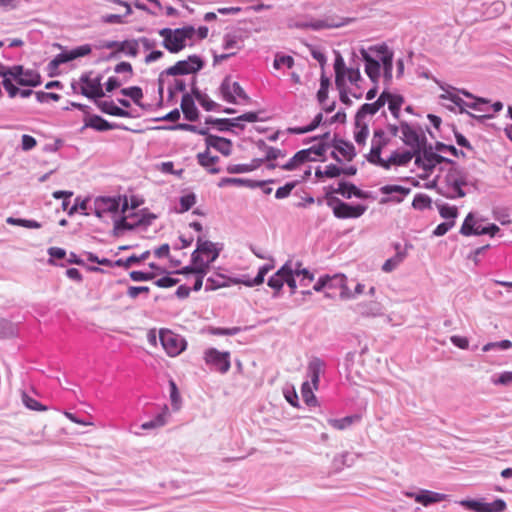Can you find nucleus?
Instances as JSON below:
<instances>
[{
  "label": "nucleus",
  "instance_id": "f257e3e1",
  "mask_svg": "<svg viewBox=\"0 0 512 512\" xmlns=\"http://www.w3.org/2000/svg\"><path fill=\"white\" fill-rule=\"evenodd\" d=\"M121 207V216H114V230L125 231L133 230L143 223V219L136 213L128 212V201L125 197L121 204V198L118 197H98L95 199V214L103 217L105 213L117 214Z\"/></svg>",
  "mask_w": 512,
  "mask_h": 512
},
{
  "label": "nucleus",
  "instance_id": "f03ea898",
  "mask_svg": "<svg viewBox=\"0 0 512 512\" xmlns=\"http://www.w3.org/2000/svg\"><path fill=\"white\" fill-rule=\"evenodd\" d=\"M448 169L444 184L439 187V193L448 199H458L466 196L464 188L468 185V173L465 169L453 164Z\"/></svg>",
  "mask_w": 512,
  "mask_h": 512
},
{
  "label": "nucleus",
  "instance_id": "7ed1b4c3",
  "mask_svg": "<svg viewBox=\"0 0 512 512\" xmlns=\"http://www.w3.org/2000/svg\"><path fill=\"white\" fill-rule=\"evenodd\" d=\"M204 67V61L197 55H190L186 60H181L175 65L162 71L158 78V93L160 102L163 99L165 76H178L186 74H195Z\"/></svg>",
  "mask_w": 512,
  "mask_h": 512
},
{
  "label": "nucleus",
  "instance_id": "20e7f679",
  "mask_svg": "<svg viewBox=\"0 0 512 512\" xmlns=\"http://www.w3.org/2000/svg\"><path fill=\"white\" fill-rule=\"evenodd\" d=\"M159 35L163 37V46L170 53H178L185 48L186 41L194 37L195 28L193 26L177 29L163 28L159 30Z\"/></svg>",
  "mask_w": 512,
  "mask_h": 512
},
{
  "label": "nucleus",
  "instance_id": "39448f33",
  "mask_svg": "<svg viewBox=\"0 0 512 512\" xmlns=\"http://www.w3.org/2000/svg\"><path fill=\"white\" fill-rule=\"evenodd\" d=\"M0 76H10L17 84L21 86L35 87L41 83V77L39 73L31 69L25 70L21 65H0Z\"/></svg>",
  "mask_w": 512,
  "mask_h": 512
},
{
  "label": "nucleus",
  "instance_id": "423d86ee",
  "mask_svg": "<svg viewBox=\"0 0 512 512\" xmlns=\"http://www.w3.org/2000/svg\"><path fill=\"white\" fill-rule=\"evenodd\" d=\"M101 80V76L93 77V72H87L80 76L77 83H72V88L74 91L79 89L80 93L87 98H101L104 96Z\"/></svg>",
  "mask_w": 512,
  "mask_h": 512
},
{
  "label": "nucleus",
  "instance_id": "0eeeda50",
  "mask_svg": "<svg viewBox=\"0 0 512 512\" xmlns=\"http://www.w3.org/2000/svg\"><path fill=\"white\" fill-rule=\"evenodd\" d=\"M327 204L332 208L334 216L339 219L359 218L367 209L365 205H350L336 197H328Z\"/></svg>",
  "mask_w": 512,
  "mask_h": 512
},
{
  "label": "nucleus",
  "instance_id": "6e6552de",
  "mask_svg": "<svg viewBox=\"0 0 512 512\" xmlns=\"http://www.w3.org/2000/svg\"><path fill=\"white\" fill-rule=\"evenodd\" d=\"M159 339L163 349L171 357L179 355L186 349V340L181 335L176 334L171 330L161 329L159 332Z\"/></svg>",
  "mask_w": 512,
  "mask_h": 512
},
{
  "label": "nucleus",
  "instance_id": "1a4fd4ad",
  "mask_svg": "<svg viewBox=\"0 0 512 512\" xmlns=\"http://www.w3.org/2000/svg\"><path fill=\"white\" fill-rule=\"evenodd\" d=\"M222 250V244L211 242L203 236L197 237V247L191 254V262H199L201 255L207 256V261L213 263Z\"/></svg>",
  "mask_w": 512,
  "mask_h": 512
},
{
  "label": "nucleus",
  "instance_id": "9d476101",
  "mask_svg": "<svg viewBox=\"0 0 512 512\" xmlns=\"http://www.w3.org/2000/svg\"><path fill=\"white\" fill-rule=\"evenodd\" d=\"M205 363L221 374H226L231 367L230 352H221L216 348H208L204 351Z\"/></svg>",
  "mask_w": 512,
  "mask_h": 512
},
{
  "label": "nucleus",
  "instance_id": "9b49d317",
  "mask_svg": "<svg viewBox=\"0 0 512 512\" xmlns=\"http://www.w3.org/2000/svg\"><path fill=\"white\" fill-rule=\"evenodd\" d=\"M220 94L224 101L237 104V98L248 101L249 97L236 81H232L231 77H225L219 87Z\"/></svg>",
  "mask_w": 512,
  "mask_h": 512
},
{
  "label": "nucleus",
  "instance_id": "f8f14e48",
  "mask_svg": "<svg viewBox=\"0 0 512 512\" xmlns=\"http://www.w3.org/2000/svg\"><path fill=\"white\" fill-rule=\"evenodd\" d=\"M459 504L475 512H504L507 508L506 502L502 499H496L491 503L480 500H461Z\"/></svg>",
  "mask_w": 512,
  "mask_h": 512
},
{
  "label": "nucleus",
  "instance_id": "ddd939ff",
  "mask_svg": "<svg viewBox=\"0 0 512 512\" xmlns=\"http://www.w3.org/2000/svg\"><path fill=\"white\" fill-rule=\"evenodd\" d=\"M92 51L91 45L84 44L78 47L73 48L70 51H64L55 56L53 60L49 63L50 68H57L59 65L67 63L69 61L75 60L80 57H84L89 55Z\"/></svg>",
  "mask_w": 512,
  "mask_h": 512
},
{
  "label": "nucleus",
  "instance_id": "4468645a",
  "mask_svg": "<svg viewBox=\"0 0 512 512\" xmlns=\"http://www.w3.org/2000/svg\"><path fill=\"white\" fill-rule=\"evenodd\" d=\"M386 144L387 139L385 137V132L381 129L375 130L371 141L370 153L367 158L370 163L383 167L386 160L381 158V151Z\"/></svg>",
  "mask_w": 512,
  "mask_h": 512
},
{
  "label": "nucleus",
  "instance_id": "2eb2a0df",
  "mask_svg": "<svg viewBox=\"0 0 512 512\" xmlns=\"http://www.w3.org/2000/svg\"><path fill=\"white\" fill-rule=\"evenodd\" d=\"M370 51L381 60L384 78L390 81L392 79L393 52L385 44L372 46Z\"/></svg>",
  "mask_w": 512,
  "mask_h": 512
},
{
  "label": "nucleus",
  "instance_id": "dca6fc26",
  "mask_svg": "<svg viewBox=\"0 0 512 512\" xmlns=\"http://www.w3.org/2000/svg\"><path fill=\"white\" fill-rule=\"evenodd\" d=\"M446 162L448 164H453V161L438 155L432 151H424L422 154H418L415 159V164L422 168L426 174H429L433 171V169L440 163Z\"/></svg>",
  "mask_w": 512,
  "mask_h": 512
},
{
  "label": "nucleus",
  "instance_id": "f3484780",
  "mask_svg": "<svg viewBox=\"0 0 512 512\" xmlns=\"http://www.w3.org/2000/svg\"><path fill=\"white\" fill-rule=\"evenodd\" d=\"M361 55L365 62V72L373 83H377L381 75V60L370 49H361Z\"/></svg>",
  "mask_w": 512,
  "mask_h": 512
},
{
  "label": "nucleus",
  "instance_id": "a211bd4d",
  "mask_svg": "<svg viewBox=\"0 0 512 512\" xmlns=\"http://www.w3.org/2000/svg\"><path fill=\"white\" fill-rule=\"evenodd\" d=\"M325 369V362L318 357H313L308 363L306 375L315 390L319 388L320 376L325 372Z\"/></svg>",
  "mask_w": 512,
  "mask_h": 512
},
{
  "label": "nucleus",
  "instance_id": "6ab92c4d",
  "mask_svg": "<svg viewBox=\"0 0 512 512\" xmlns=\"http://www.w3.org/2000/svg\"><path fill=\"white\" fill-rule=\"evenodd\" d=\"M400 129L404 143L408 145L414 152H418L422 141L416 127L406 122H402Z\"/></svg>",
  "mask_w": 512,
  "mask_h": 512
},
{
  "label": "nucleus",
  "instance_id": "aec40b11",
  "mask_svg": "<svg viewBox=\"0 0 512 512\" xmlns=\"http://www.w3.org/2000/svg\"><path fill=\"white\" fill-rule=\"evenodd\" d=\"M406 496L414 498V500L423 506H429L433 503H438L446 499V495L430 490H420L418 493L406 492Z\"/></svg>",
  "mask_w": 512,
  "mask_h": 512
},
{
  "label": "nucleus",
  "instance_id": "412c9836",
  "mask_svg": "<svg viewBox=\"0 0 512 512\" xmlns=\"http://www.w3.org/2000/svg\"><path fill=\"white\" fill-rule=\"evenodd\" d=\"M205 143L208 149L212 147L224 156H229L232 152V142L226 138L209 134L205 138Z\"/></svg>",
  "mask_w": 512,
  "mask_h": 512
},
{
  "label": "nucleus",
  "instance_id": "4be33fe9",
  "mask_svg": "<svg viewBox=\"0 0 512 512\" xmlns=\"http://www.w3.org/2000/svg\"><path fill=\"white\" fill-rule=\"evenodd\" d=\"M441 89L444 93L440 95V99L451 101L455 106L458 107L459 113H466L470 117H475L474 114L464 109V100L459 97L457 93V88L447 85L441 86Z\"/></svg>",
  "mask_w": 512,
  "mask_h": 512
},
{
  "label": "nucleus",
  "instance_id": "5701e85b",
  "mask_svg": "<svg viewBox=\"0 0 512 512\" xmlns=\"http://www.w3.org/2000/svg\"><path fill=\"white\" fill-rule=\"evenodd\" d=\"M85 126L93 128L97 131H107V130H112V129H124V130L127 129V127L120 126L115 123H109L104 118H102L101 116H98V115L90 116L86 120Z\"/></svg>",
  "mask_w": 512,
  "mask_h": 512
},
{
  "label": "nucleus",
  "instance_id": "b1692460",
  "mask_svg": "<svg viewBox=\"0 0 512 512\" xmlns=\"http://www.w3.org/2000/svg\"><path fill=\"white\" fill-rule=\"evenodd\" d=\"M483 228L485 226L474 219L473 213H469L461 226L460 233L464 236L484 235V232H481Z\"/></svg>",
  "mask_w": 512,
  "mask_h": 512
},
{
  "label": "nucleus",
  "instance_id": "393cba45",
  "mask_svg": "<svg viewBox=\"0 0 512 512\" xmlns=\"http://www.w3.org/2000/svg\"><path fill=\"white\" fill-rule=\"evenodd\" d=\"M417 152L411 151H403V152H394L391 156L386 160L385 164H383V168L390 169L391 166H405L407 165L414 155Z\"/></svg>",
  "mask_w": 512,
  "mask_h": 512
},
{
  "label": "nucleus",
  "instance_id": "a878e982",
  "mask_svg": "<svg viewBox=\"0 0 512 512\" xmlns=\"http://www.w3.org/2000/svg\"><path fill=\"white\" fill-rule=\"evenodd\" d=\"M180 106L186 120L191 122L197 120L199 114L198 109L195 106L194 99L190 94H183Z\"/></svg>",
  "mask_w": 512,
  "mask_h": 512
},
{
  "label": "nucleus",
  "instance_id": "bb28decb",
  "mask_svg": "<svg viewBox=\"0 0 512 512\" xmlns=\"http://www.w3.org/2000/svg\"><path fill=\"white\" fill-rule=\"evenodd\" d=\"M97 105L103 113L112 116L125 118L134 117L130 111L118 107L113 101H100Z\"/></svg>",
  "mask_w": 512,
  "mask_h": 512
},
{
  "label": "nucleus",
  "instance_id": "cd10ccee",
  "mask_svg": "<svg viewBox=\"0 0 512 512\" xmlns=\"http://www.w3.org/2000/svg\"><path fill=\"white\" fill-rule=\"evenodd\" d=\"M473 100H474L473 102L464 101V109L465 110H466V108H470L472 110L485 113L482 116L474 115L475 116L474 118H476V119H484V118L492 117V115L489 114V109L486 108V106L489 104V100H487L486 98H481V97H476V96H475V98H473Z\"/></svg>",
  "mask_w": 512,
  "mask_h": 512
},
{
  "label": "nucleus",
  "instance_id": "c85d7f7f",
  "mask_svg": "<svg viewBox=\"0 0 512 512\" xmlns=\"http://www.w3.org/2000/svg\"><path fill=\"white\" fill-rule=\"evenodd\" d=\"M358 312L364 316L377 317L383 314V307L377 301H369L357 305Z\"/></svg>",
  "mask_w": 512,
  "mask_h": 512
},
{
  "label": "nucleus",
  "instance_id": "c756f323",
  "mask_svg": "<svg viewBox=\"0 0 512 512\" xmlns=\"http://www.w3.org/2000/svg\"><path fill=\"white\" fill-rule=\"evenodd\" d=\"M198 162L201 166L207 169L210 174H217L220 172V169L217 167H213L219 161L218 156H212L207 149L205 152L199 153L197 155Z\"/></svg>",
  "mask_w": 512,
  "mask_h": 512
},
{
  "label": "nucleus",
  "instance_id": "7c9ffc66",
  "mask_svg": "<svg viewBox=\"0 0 512 512\" xmlns=\"http://www.w3.org/2000/svg\"><path fill=\"white\" fill-rule=\"evenodd\" d=\"M266 181H254L249 179H243V178H222L218 186L219 187H225L227 185H236V186H247L249 188H256L258 186L264 185Z\"/></svg>",
  "mask_w": 512,
  "mask_h": 512
},
{
  "label": "nucleus",
  "instance_id": "2f4dec72",
  "mask_svg": "<svg viewBox=\"0 0 512 512\" xmlns=\"http://www.w3.org/2000/svg\"><path fill=\"white\" fill-rule=\"evenodd\" d=\"M309 151L310 150L298 151L292 158L289 159L288 162L281 166V169L286 171H293L297 169L300 165L309 161Z\"/></svg>",
  "mask_w": 512,
  "mask_h": 512
},
{
  "label": "nucleus",
  "instance_id": "473e14b6",
  "mask_svg": "<svg viewBox=\"0 0 512 512\" xmlns=\"http://www.w3.org/2000/svg\"><path fill=\"white\" fill-rule=\"evenodd\" d=\"M169 416V410L167 406H164L160 413H158L154 419L144 422L141 425V429L143 430H152L163 427L167 423V418Z\"/></svg>",
  "mask_w": 512,
  "mask_h": 512
},
{
  "label": "nucleus",
  "instance_id": "72a5a7b5",
  "mask_svg": "<svg viewBox=\"0 0 512 512\" xmlns=\"http://www.w3.org/2000/svg\"><path fill=\"white\" fill-rule=\"evenodd\" d=\"M334 193L340 194L343 197L350 199L352 196L362 198L363 192L358 189L354 184L347 182H340Z\"/></svg>",
  "mask_w": 512,
  "mask_h": 512
},
{
  "label": "nucleus",
  "instance_id": "f704fd0d",
  "mask_svg": "<svg viewBox=\"0 0 512 512\" xmlns=\"http://www.w3.org/2000/svg\"><path fill=\"white\" fill-rule=\"evenodd\" d=\"M347 69L343 57L338 53L334 62L335 84L337 87H341V85L346 82Z\"/></svg>",
  "mask_w": 512,
  "mask_h": 512
},
{
  "label": "nucleus",
  "instance_id": "c9c22d12",
  "mask_svg": "<svg viewBox=\"0 0 512 512\" xmlns=\"http://www.w3.org/2000/svg\"><path fill=\"white\" fill-rule=\"evenodd\" d=\"M234 280L227 278L224 275L217 274L215 276H210L206 280L205 290H216L218 288L229 286V283H233Z\"/></svg>",
  "mask_w": 512,
  "mask_h": 512
},
{
  "label": "nucleus",
  "instance_id": "e433bc0d",
  "mask_svg": "<svg viewBox=\"0 0 512 512\" xmlns=\"http://www.w3.org/2000/svg\"><path fill=\"white\" fill-rule=\"evenodd\" d=\"M286 273V263L268 279V286L275 290V296L282 289L284 285V278Z\"/></svg>",
  "mask_w": 512,
  "mask_h": 512
},
{
  "label": "nucleus",
  "instance_id": "4c0bfd02",
  "mask_svg": "<svg viewBox=\"0 0 512 512\" xmlns=\"http://www.w3.org/2000/svg\"><path fill=\"white\" fill-rule=\"evenodd\" d=\"M400 245L396 246V249L398 250L395 256L392 258H389L385 261V263L382 266V270L384 272H391L393 271L405 258L407 255V252L405 250H399Z\"/></svg>",
  "mask_w": 512,
  "mask_h": 512
},
{
  "label": "nucleus",
  "instance_id": "58836bf2",
  "mask_svg": "<svg viewBox=\"0 0 512 512\" xmlns=\"http://www.w3.org/2000/svg\"><path fill=\"white\" fill-rule=\"evenodd\" d=\"M193 95L196 98V100L199 102V104L206 110V111H214L217 108L220 107L219 104L211 100L208 95L203 94L200 92L197 88L193 87L192 89Z\"/></svg>",
  "mask_w": 512,
  "mask_h": 512
},
{
  "label": "nucleus",
  "instance_id": "ea45409f",
  "mask_svg": "<svg viewBox=\"0 0 512 512\" xmlns=\"http://www.w3.org/2000/svg\"><path fill=\"white\" fill-rule=\"evenodd\" d=\"M354 140L359 145H364L369 135L368 124L365 121L355 119Z\"/></svg>",
  "mask_w": 512,
  "mask_h": 512
},
{
  "label": "nucleus",
  "instance_id": "a19ab883",
  "mask_svg": "<svg viewBox=\"0 0 512 512\" xmlns=\"http://www.w3.org/2000/svg\"><path fill=\"white\" fill-rule=\"evenodd\" d=\"M314 388L309 381H305L301 387V394L304 402L308 406H315L317 404L316 396L314 395Z\"/></svg>",
  "mask_w": 512,
  "mask_h": 512
},
{
  "label": "nucleus",
  "instance_id": "79ce46f5",
  "mask_svg": "<svg viewBox=\"0 0 512 512\" xmlns=\"http://www.w3.org/2000/svg\"><path fill=\"white\" fill-rule=\"evenodd\" d=\"M120 93L126 97H129L132 99V101L140 106V107H143V105L141 104V99L143 98V92H142V89L138 86H132V87H127V88H123L120 90Z\"/></svg>",
  "mask_w": 512,
  "mask_h": 512
},
{
  "label": "nucleus",
  "instance_id": "37998d69",
  "mask_svg": "<svg viewBox=\"0 0 512 512\" xmlns=\"http://www.w3.org/2000/svg\"><path fill=\"white\" fill-rule=\"evenodd\" d=\"M258 147L260 149H262L264 152H265V157H264V160L266 161H271V160H275L279 157H284L285 154L282 153V151L280 149H277V148H274V147H271V146H268L264 141L260 140L258 143H257Z\"/></svg>",
  "mask_w": 512,
  "mask_h": 512
},
{
  "label": "nucleus",
  "instance_id": "c03bdc74",
  "mask_svg": "<svg viewBox=\"0 0 512 512\" xmlns=\"http://www.w3.org/2000/svg\"><path fill=\"white\" fill-rule=\"evenodd\" d=\"M352 20L351 19H346L345 21L343 22H338V23H335V22H331V23H326L324 21H321V20H317V21H314V22H310V23H301L299 24L298 26L299 27H311L312 29L314 30H319L321 28H324V27H330V28H337V27H341V26H344L345 24H348L350 23Z\"/></svg>",
  "mask_w": 512,
  "mask_h": 512
},
{
  "label": "nucleus",
  "instance_id": "a18cd8bd",
  "mask_svg": "<svg viewBox=\"0 0 512 512\" xmlns=\"http://www.w3.org/2000/svg\"><path fill=\"white\" fill-rule=\"evenodd\" d=\"M170 130H184V131H190L199 135L206 136L209 135L207 128H199L196 125L192 124H186V123H179L175 124L173 126L168 127Z\"/></svg>",
  "mask_w": 512,
  "mask_h": 512
},
{
  "label": "nucleus",
  "instance_id": "49530a36",
  "mask_svg": "<svg viewBox=\"0 0 512 512\" xmlns=\"http://www.w3.org/2000/svg\"><path fill=\"white\" fill-rule=\"evenodd\" d=\"M380 192L384 195L399 194L406 196L411 192V189L400 185H385L380 188Z\"/></svg>",
  "mask_w": 512,
  "mask_h": 512
},
{
  "label": "nucleus",
  "instance_id": "de8ad7c7",
  "mask_svg": "<svg viewBox=\"0 0 512 512\" xmlns=\"http://www.w3.org/2000/svg\"><path fill=\"white\" fill-rule=\"evenodd\" d=\"M196 203V195L194 193H188L180 197L179 200V213H184L190 210Z\"/></svg>",
  "mask_w": 512,
  "mask_h": 512
},
{
  "label": "nucleus",
  "instance_id": "09e8293b",
  "mask_svg": "<svg viewBox=\"0 0 512 512\" xmlns=\"http://www.w3.org/2000/svg\"><path fill=\"white\" fill-rule=\"evenodd\" d=\"M327 289H341L344 287L346 277L343 274H335L333 276L326 275Z\"/></svg>",
  "mask_w": 512,
  "mask_h": 512
},
{
  "label": "nucleus",
  "instance_id": "8fccbe9b",
  "mask_svg": "<svg viewBox=\"0 0 512 512\" xmlns=\"http://www.w3.org/2000/svg\"><path fill=\"white\" fill-rule=\"evenodd\" d=\"M438 210L440 216L448 221H455V218L458 215L457 208L448 204L438 205Z\"/></svg>",
  "mask_w": 512,
  "mask_h": 512
},
{
  "label": "nucleus",
  "instance_id": "3c124183",
  "mask_svg": "<svg viewBox=\"0 0 512 512\" xmlns=\"http://www.w3.org/2000/svg\"><path fill=\"white\" fill-rule=\"evenodd\" d=\"M240 40L236 35L226 34L223 39V49L227 51L240 50Z\"/></svg>",
  "mask_w": 512,
  "mask_h": 512
},
{
  "label": "nucleus",
  "instance_id": "603ef678",
  "mask_svg": "<svg viewBox=\"0 0 512 512\" xmlns=\"http://www.w3.org/2000/svg\"><path fill=\"white\" fill-rule=\"evenodd\" d=\"M186 90V83L182 79H173L167 86L169 98H173L178 92H184Z\"/></svg>",
  "mask_w": 512,
  "mask_h": 512
},
{
  "label": "nucleus",
  "instance_id": "864d4df0",
  "mask_svg": "<svg viewBox=\"0 0 512 512\" xmlns=\"http://www.w3.org/2000/svg\"><path fill=\"white\" fill-rule=\"evenodd\" d=\"M355 418L354 416H346L341 419L330 418L328 423L337 430H344L354 422Z\"/></svg>",
  "mask_w": 512,
  "mask_h": 512
},
{
  "label": "nucleus",
  "instance_id": "5fc2aeb1",
  "mask_svg": "<svg viewBox=\"0 0 512 512\" xmlns=\"http://www.w3.org/2000/svg\"><path fill=\"white\" fill-rule=\"evenodd\" d=\"M240 327L231 328H220V327H209L208 333L215 336H234L240 333Z\"/></svg>",
  "mask_w": 512,
  "mask_h": 512
},
{
  "label": "nucleus",
  "instance_id": "6e6d98bb",
  "mask_svg": "<svg viewBox=\"0 0 512 512\" xmlns=\"http://www.w3.org/2000/svg\"><path fill=\"white\" fill-rule=\"evenodd\" d=\"M295 276H296V274H295L294 267H293L292 263L287 262L284 283H286L289 286L292 293H294L297 288Z\"/></svg>",
  "mask_w": 512,
  "mask_h": 512
},
{
  "label": "nucleus",
  "instance_id": "4d7b16f0",
  "mask_svg": "<svg viewBox=\"0 0 512 512\" xmlns=\"http://www.w3.org/2000/svg\"><path fill=\"white\" fill-rule=\"evenodd\" d=\"M22 402L30 410L45 411L47 408L40 402L29 396L26 392L22 393Z\"/></svg>",
  "mask_w": 512,
  "mask_h": 512
},
{
  "label": "nucleus",
  "instance_id": "13d9d810",
  "mask_svg": "<svg viewBox=\"0 0 512 512\" xmlns=\"http://www.w3.org/2000/svg\"><path fill=\"white\" fill-rule=\"evenodd\" d=\"M430 205H431V198L428 195L422 194V193L415 195L413 202H412V206L415 209H419V210L427 209L430 207Z\"/></svg>",
  "mask_w": 512,
  "mask_h": 512
},
{
  "label": "nucleus",
  "instance_id": "bf43d9fd",
  "mask_svg": "<svg viewBox=\"0 0 512 512\" xmlns=\"http://www.w3.org/2000/svg\"><path fill=\"white\" fill-rule=\"evenodd\" d=\"M119 52H124L129 56L136 57L138 54V43L135 40L122 41Z\"/></svg>",
  "mask_w": 512,
  "mask_h": 512
},
{
  "label": "nucleus",
  "instance_id": "052dcab7",
  "mask_svg": "<svg viewBox=\"0 0 512 512\" xmlns=\"http://www.w3.org/2000/svg\"><path fill=\"white\" fill-rule=\"evenodd\" d=\"M294 65V59L289 55L276 54L273 66L275 69H280L282 66L292 68Z\"/></svg>",
  "mask_w": 512,
  "mask_h": 512
},
{
  "label": "nucleus",
  "instance_id": "680f3d73",
  "mask_svg": "<svg viewBox=\"0 0 512 512\" xmlns=\"http://www.w3.org/2000/svg\"><path fill=\"white\" fill-rule=\"evenodd\" d=\"M376 113L377 110L375 109L372 103H365L360 107V109L356 113L355 119H357V121H364L366 116H372L375 115Z\"/></svg>",
  "mask_w": 512,
  "mask_h": 512
},
{
  "label": "nucleus",
  "instance_id": "e2e57ef3",
  "mask_svg": "<svg viewBox=\"0 0 512 512\" xmlns=\"http://www.w3.org/2000/svg\"><path fill=\"white\" fill-rule=\"evenodd\" d=\"M226 170L231 174L247 173L255 170V166L248 164H231L227 166Z\"/></svg>",
  "mask_w": 512,
  "mask_h": 512
},
{
  "label": "nucleus",
  "instance_id": "0e129e2a",
  "mask_svg": "<svg viewBox=\"0 0 512 512\" xmlns=\"http://www.w3.org/2000/svg\"><path fill=\"white\" fill-rule=\"evenodd\" d=\"M3 78V86L5 90L8 92L10 98H14L20 92V89L17 88L12 81H14L10 76H1Z\"/></svg>",
  "mask_w": 512,
  "mask_h": 512
},
{
  "label": "nucleus",
  "instance_id": "69168bd1",
  "mask_svg": "<svg viewBox=\"0 0 512 512\" xmlns=\"http://www.w3.org/2000/svg\"><path fill=\"white\" fill-rule=\"evenodd\" d=\"M491 381L495 385H510L512 384V371H506L498 376H493Z\"/></svg>",
  "mask_w": 512,
  "mask_h": 512
},
{
  "label": "nucleus",
  "instance_id": "338daca9",
  "mask_svg": "<svg viewBox=\"0 0 512 512\" xmlns=\"http://www.w3.org/2000/svg\"><path fill=\"white\" fill-rule=\"evenodd\" d=\"M194 264V274H196V277L204 278V276L207 274V271L209 269V266L211 262L204 261L202 258H199V262L193 263Z\"/></svg>",
  "mask_w": 512,
  "mask_h": 512
},
{
  "label": "nucleus",
  "instance_id": "774afa93",
  "mask_svg": "<svg viewBox=\"0 0 512 512\" xmlns=\"http://www.w3.org/2000/svg\"><path fill=\"white\" fill-rule=\"evenodd\" d=\"M295 186H296V182H289V183H286L284 186L279 187L275 192V198H277V199L287 198Z\"/></svg>",
  "mask_w": 512,
  "mask_h": 512
}]
</instances>
